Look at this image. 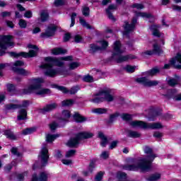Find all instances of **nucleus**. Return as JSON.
<instances>
[{
	"instance_id": "nucleus-15",
	"label": "nucleus",
	"mask_w": 181,
	"mask_h": 181,
	"mask_svg": "<svg viewBox=\"0 0 181 181\" xmlns=\"http://www.w3.org/2000/svg\"><path fill=\"white\" fill-rule=\"evenodd\" d=\"M52 88H57V90H59V91H62L64 94H67L70 93V94H76L79 90L78 86H74L71 88L70 90H68L67 88L64 86H60L57 84H52L51 85Z\"/></svg>"
},
{
	"instance_id": "nucleus-25",
	"label": "nucleus",
	"mask_w": 181,
	"mask_h": 181,
	"mask_svg": "<svg viewBox=\"0 0 181 181\" xmlns=\"http://www.w3.org/2000/svg\"><path fill=\"white\" fill-rule=\"evenodd\" d=\"M57 107V105L56 103H52L44 107L42 111V112H49V111H53V110L56 109Z\"/></svg>"
},
{
	"instance_id": "nucleus-4",
	"label": "nucleus",
	"mask_w": 181,
	"mask_h": 181,
	"mask_svg": "<svg viewBox=\"0 0 181 181\" xmlns=\"http://www.w3.org/2000/svg\"><path fill=\"white\" fill-rule=\"evenodd\" d=\"M124 52H125V48L121 45V42H115L113 44L112 59L116 60L117 63H122V62H127V60H129V59H134L131 55L121 56Z\"/></svg>"
},
{
	"instance_id": "nucleus-24",
	"label": "nucleus",
	"mask_w": 181,
	"mask_h": 181,
	"mask_svg": "<svg viewBox=\"0 0 181 181\" xmlns=\"http://www.w3.org/2000/svg\"><path fill=\"white\" fill-rule=\"evenodd\" d=\"M26 117H28V112H26L25 109H21L18 112L17 119L18 121H22L23 119H26Z\"/></svg>"
},
{
	"instance_id": "nucleus-8",
	"label": "nucleus",
	"mask_w": 181,
	"mask_h": 181,
	"mask_svg": "<svg viewBox=\"0 0 181 181\" xmlns=\"http://www.w3.org/2000/svg\"><path fill=\"white\" fill-rule=\"evenodd\" d=\"M132 128H141V129H160L162 124L160 123H146L142 121H132L130 122Z\"/></svg>"
},
{
	"instance_id": "nucleus-41",
	"label": "nucleus",
	"mask_w": 181,
	"mask_h": 181,
	"mask_svg": "<svg viewBox=\"0 0 181 181\" xmlns=\"http://www.w3.org/2000/svg\"><path fill=\"white\" fill-rule=\"evenodd\" d=\"M135 69H136V66H132L131 65H127L124 67V70L127 73H134Z\"/></svg>"
},
{
	"instance_id": "nucleus-14",
	"label": "nucleus",
	"mask_w": 181,
	"mask_h": 181,
	"mask_svg": "<svg viewBox=\"0 0 181 181\" xmlns=\"http://www.w3.org/2000/svg\"><path fill=\"white\" fill-rule=\"evenodd\" d=\"M136 83H139L140 84H143L146 87H153L155 86H158L159 84V81H151L148 77H141L137 78L136 79Z\"/></svg>"
},
{
	"instance_id": "nucleus-1",
	"label": "nucleus",
	"mask_w": 181,
	"mask_h": 181,
	"mask_svg": "<svg viewBox=\"0 0 181 181\" xmlns=\"http://www.w3.org/2000/svg\"><path fill=\"white\" fill-rule=\"evenodd\" d=\"M73 60L72 56H67L64 57L54 58L52 57H47L45 58V64L40 65V69L44 71V74L48 77H56V76H69V71L64 68L53 69V66H57L62 67L64 66V62H71Z\"/></svg>"
},
{
	"instance_id": "nucleus-21",
	"label": "nucleus",
	"mask_w": 181,
	"mask_h": 181,
	"mask_svg": "<svg viewBox=\"0 0 181 181\" xmlns=\"http://www.w3.org/2000/svg\"><path fill=\"white\" fill-rule=\"evenodd\" d=\"M135 16L136 18H144V19H150L149 22H153L155 21V17L152 16L151 14L147 13H142V12H139L136 13Z\"/></svg>"
},
{
	"instance_id": "nucleus-36",
	"label": "nucleus",
	"mask_w": 181,
	"mask_h": 181,
	"mask_svg": "<svg viewBox=\"0 0 181 181\" xmlns=\"http://www.w3.org/2000/svg\"><path fill=\"white\" fill-rule=\"evenodd\" d=\"M47 177H49V173L42 172L40 174L39 181H47Z\"/></svg>"
},
{
	"instance_id": "nucleus-56",
	"label": "nucleus",
	"mask_w": 181,
	"mask_h": 181,
	"mask_svg": "<svg viewBox=\"0 0 181 181\" xmlns=\"http://www.w3.org/2000/svg\"><path fill=\"white\" fill-rule=\"evenodd\" d=\"M132 8H136V9H144V5L141 4H134Z\"/></svg>"
},
{
	"instance_id": "nucleus-37",
	"label": "nucleus",
	"mask_w": 181,
	"mask_h": 181,
	"mask_svg": "<svg viewBox=\"0 0 181 181\" xmlns=\"http://www.w3.org/2000/svg\"><path fill=\"white\" fill-rule=\"evenodd\" d=\"M93 114H105L107 112V109L105 108H95L92 110Z\"/></svg>"
},
{
	"instance_id": "nucleus-18",
	"label": "nucleus",
	"mask_w": 181,
	"mask_h": 181,
	"mask_svg": "<svg viewBox=\"0 0 181 181\" xmlns=\"http://www.w3.org/2000/svg\"><path fill=\"white\" fill-rule=\"evenodd\" d=\"M56 29H57V27L54 24L49 25L45 33L41 34V37H50V36H53L56 32Z\"/></svg>"
},
{
	"instance_id": "nucleus-60",
	"label": "nucleus",
	"mask_w": 181,
	"mask_h": 181,
	"mask_svg": "<svg viewBox=\"0 0 181 181\" xmlns=\"http://www.w3.org/2000/svg\"><path fill=\"white\" fill-rule=\"evenodd\" d=\"M62 162L64 165H71V160L63 159Z\"/></svg>"
},
{
	"instance_id": "nucleus-57",
	"label": "nucleus",
	"mask_w": 181,
	"mask_h": 181,
	"mask_svg": "<svg viewBox=\"0 0 181 181\" xmlns=\"http://www.w3.org/2000/svg\"><path fill=\"white\" fill-rule=\"evenodd\" d=\"M168 93H169V94L165 95L166 97L171 98V97H173V94H175V93H176V90L175 89L169 90Z\"/></svg>"
},
{
	"instance_id": "nucleus-46",
	"label": "nucleus",
	"mask_w": 181,
	"mask_h": 181,
	"mask_svg": "<svg viewBox=\"0 0 181 181\" xmlns=\"http://www.w3.org/2000/svg\"><path fill=\"white\" fill-rule=\"evenodd\" d=\"M83 81H86V83H93L94 81V78L93 76L90 75H86L83 78Z\"/></svg>"
},
{
	"instance_id": "nucleus-17",
	"label": "nucleus",
	"mask_w": 181,
	"mask_h": 181,
	"mask_svg": "<svg viewBox=\"0 0 181 181\" xmlns=\"http://www.w3.org/2000/svg\"><path fill=\"white\" fill-rule=\"evenodd\" d=\"M153 50L146 51V52H144V54L152 56V54H162V53H163L160 45H159V42H156L155 44H153Z\"/></svg>"
},
{
	"instance_id": "nucleus-9",
	"label": "nucleus",
	"mask_w": 181,
	"mask_h": 181,
	"mask_svg": "<svg viewBox=\"0 0 181 181\" xmlns=\"http://www.w3.org/2000/svg\"><path fill=\"white\" fill-rule=\"evenodd\" d=\"M94 134L91 132H81L76 134L75 138L71 139L66 144L67 146L70 148H76L78 145L80 141L82 139H88V138H93Z\"/></svg>"
},
{
	"instance_id": "nucleus-40",
	"label": "nucleus",
	"mask_w": 181,
	"mask_h": 181,
	"mask_svg": "<svg viewBox=\"0 0 181 181\" xmlns=\"http://www.w3.org/2000/svg\"><path fill=\"white\" fill-rule=\"evenodd\" d=\"M35 131H36L35 127L27 128L23 131V134L29 135V134H33V132H35Z\"/></svg>"
},
{
	"instance_id": "nucleus-29",
	"label": "nucleus",
	"mask_w": 181,
	"mask_h": 181,
	"mask_svg": "<svg viewBox=\"0 0 181 181\" xmlns=\"http://www.w3.org/2000/svg\"><path fill=\"white\" fill-rule=\"evenodd\" d=\"M41 22H46L49 19V12L46 10H42L40 13Z\"/></svg>"
},
{
	"instance_id": "nucleus-52",
	"label": "nucleus",
	"mask_w": 181,
	"mask_h": 181,
	"mask_svg": "<svg viewBox=\"0 0 181 181\" xmlns=\"http://www.w3.org/2000/svg\"><path fill=\"white\" fill-rule=\"evenodd\" d=\"M78 66H80L78 62H72L69 64V69L70 70H74V69H77Z\"/></svg>"
},
{
	"instance_id": "nucleus-54",
	"label": "nucleus",
	"mask_w": 181,
	"mask_h": 181,
	"mask_svg": "<svg viewBox=\"0 0 181 181\" xmlns=\"http://www.w3.org/2000/svg\"><path fill=\"white\" fill-rule=\"evenodd\" d=\"M122 118L124 119V121H129V119L132 118V116L128 114H123L122 115Z\"/></svg>"
},
{
	"instance_id": "nucleus-50",
	"label": "nucleus",
	"mask_w": 181,
	"mask_h": 181,
	"mask_svg": "<svg viewBox=\"0 0 181 181\" xmlns=\"http://www.w3.org/2000/svg\"><path fill=\"white\" fill-rule=\"evenodd\" d=\"M66 4V0H55L54 5L55 6H63Z\"/></svg>"
},
{
	"instance_id": "nucleus-22",
	"label": "nucleus",
	"mask_w": 181,
	"mask_h": 181,
	"mask_svg": "<svg viewBox=\"0 0 181 181\" xmlns=\"http://www.w3.org/2000/svg\"><path fill=\"white\" fill-rule=\"evenodd\" d=\"M115 9H117V6L114 4L110 5L108 8L106 9V13L108 16L109 19L113 21H115V18H114V16H112L111 11H115Z\"/></svg>"
},
{
	"instance_id": "nucleus-48",
	"label": "nucleus",
	"mask_w": 181,
	"mask_h": 181,
	"mask_svg": "<svg viewBox=\"0 0 181 181\" xmlns=\"http://www.w3.org/2000/svg\"><path fill=\"white\" fill-rule=\"evenodd\" d=\"M18 25H19L20 28L25 29V28H26V26H28V23H26V21H25L23 19H21L19 21Z\"/></svg>"
},
{
	"instance_id": "nucleus-2",
	"label": "nucleus",
	"mask_w": 181,
	"mask_h": 181,
	"mask_svg": "<svg viewBox=\"0 0 181 181\" xmlns=\"http://www.w3.org/2000/svg\"><path fill=\"white\" fill-rule=\"evenodd\" d=\"M144 151L147 155L145 158L129 159L128 162L131 165H124L123 169L124 170H138V169H141L142 172H149L152 169V162H153L156 156L153 154L152 148L148 146H145Z\"/></svg>"
},
{
	"instance_id": "nucleus-10",
	"label": "nucleus",
	"mask_w": 181,
	"mask_h": 181,
	"mask_svg": "<svg viewBox=\"0 0 181 181\" xmlns=\"http://www.w3.org/2000/svg\"><path fill=\"white\" fill-rule=\"evenodd\" d=\"M62 119H59L57 122H53L49 124V129L51 131H55L57 128H60L62 127H64V124L69 122V118H70V111L69 110H64L62 112Z\"/></svg>"
},
{
	"instance_id": "nucleus-32",
	"label": "nucleus",
	"mask_w": 181,
	"mask_h": 181,
	"mask_svg": "<svg viewBox=\"0 0 181 181\" xmlns=\"http://www.w3.org/2000/svg\"><path fill=\"white\" fill-rule=\"evenodd\" d=\"M94 168H95V163L92 161L89 165L88 171H83L84 176H88V174L93 172V169H94Z\"/></svg>"
},
{
	"instance_id": "nucleus-23",
	"label": "nucleus",
	"mask_w": 181,
	"mask_h": 181,
	"mask_svg": "<svg viewBox=\"0 0 181 181\" xmlns=\"http://www.w3.org/2000/svg\"><path fill=\"white\" fill-rule=\"evenodd\" d=\"M67 49L62 47H56L52 49V54L54 56H59V54H66Z\"/></svg>"
},
{
	"instance_id": "nucleus-47",
	"label": "nucleus",
	"mask_w": 181,
	"mask_h": 181,
	"mask_svg": "<svg viewBox=\"0 0 181 181\" xmlns=\"http://www.w3.org/2000/svg\"><path fill=\"white\" fill-rule=\"evenodd\" d=\"M7 90L8 93H12V94H15V86H13V84H7Z\"/></svg>"
},
{
	"instance_id": "nucleus-6",
	"label": "nucleus",
	"mask_w": 181,
	"mask_h": 181,
	"mask_svg": "<svg viewBox=\"0 0 181 181\" xmlns=\"http://www.w3.org/2000/svg\"><path fill=\"white\" fill-rule=\"evenodd\" d=\"M28 49H33L29 51V52H9V54L11 57H25V59H29V57H35V56H37V52H39V48L36 47V45H33L31 44H29L28 45Z\"/></svg>"
},
{
	"instance_id": "nucleus-13",
	"label": "nucleus",
	"mask_w": 181,
	"mask_h": 181,
	"mask_svg": "<svg viewBox=\"0 0 181 181\" xmlns=\"http://www.w3.org/2000/svg\"><path fill=\"white\" fill-rule=\"evenodd\" d=\"M38 158L40 159L42 166H46L47 165V160H49V150L47 149V144H44L42 145V148Z\"/></svg>"
},
{
	"instance_id": "nucleus-30",
	"label": "nucleus",
	"mask_w": 181,
	"mask_h": 181,
	"mask_svg": "<svg viewBox=\"0 0 181 181\" xmlns=\"http://www.w3.org/2000/svg\"><path fill=\"white\" fill-rule=\"evenodd\" d=\"M74 119L76 121V122H84V121L86 120V117L81 116L78 113H75L74 115Z\"/></svg>"
},
{
	"instance_id": "nucleus-27",
	"label": "nucleus",
	"mask_w": 181,
	"mask_h": 181,
	"mask_svg": "<svg viewBox=\"0 0 181 181\" xmlns=\"http://www.w3.org/2000/svg\"><path fill=\"white\" fill-rule=\"evenodd\" d=\"M159 25H153L150 27V30H152L153 36H157V37H160V33H159Z\"/></svg>"
},
{
	"instance_id": "nucleus-64",
	"label": "nucleus",
	"mask_w": 181,
	"mask_h": 181,
	"mask_svg": "<svg viewBox=\"0 0 181 181\" xmlns=\"http://www.w3.org/2000/svg\"><path fill=\"white\" fill-rule=\"evenodd\" d=\"M173 11H177L178 12H180L181 11V6L173 5Z\"/></svg>"
},
{
	"instance_id": "nucleus-42",
	"label": "nucleus",
	"mask_w": 181,
	"mask_h": 181,
	"mask_svg": "<svg viewBox=\"0 0 181 181\" xmlns=\"http://www.w3.org/2000/svg\"><path fill=\"white\" fill-rule=\"evenodd\" d=\"M128 136H130V138H139V136H141V134L137 132L130 131L129 132Z\"/></svg>"
},
{
	"instance_id": "nucleus-58",
	"label": "nucleus",
	"mask_w": 181,
	"mask_h": 181,
	"mask_svg": "<svg viewBox=\"0 0 181 181\" xmlns=\"http://www.w3.org/2000/svg\"><path fill=\"white\" fill-rule=\"evenodd\" d=\"M153 136L155 138H162L163 136V134L159 132H156L153 134Z\"/></svg>"
},
{
	"instance_id": "nucleus-63",
	"label": "nucleus",
	"mask_w": 181,
	"mask_h": 181,
	"mask_svg": "<svg viewBox=\"0 0 181 181\" xmlns=\"http://www.w3.org/2000/svg\"><path fill=\"white\" fill-rule=\"evenodd\" d=\"M119 115V114L118 113H115V114H113V115H110V121H115V119L117 118V117H118Z\"/></svg>"
},
{
	"instance_id": "nucleus-7",
	"label": "nucleus",
	"mask_w": 181,
	"mask_h": 181,
	"mask_svg": "<svg viewBox=\"0 0 181 181\" xmlns=\"http://www.w3.org/2000/svg\"><path fill=\"white\" fill-rule=\"evenodd\" d=\"M12 39H13L12 35H0V56H4L6 49L15 46Z\"/></svg>"
},
{
	"instance_id": "nucleus-5",
	"label": "nucleus",
	"mask_w": 181,
	"mask_h": 181,
	"mask_svg": "<svg viewBox=\"0 0 181 181\" xmlns=\"http://www.w3.org/2000/svg\"><path fill=\"white\" fill-rule=\"evenodd\" d=\"M103 101H107L108 103L114 101V96L111 95V89H103L99 91V93L93 95V98L90 99V102L94 103L95 104H98Z\"/></svg>"
},
{
	"instance_id": "nucleus-31",
	"label": "nucleus",
	"mask_w": 181,
	"mask_h": 181,
	"mask_svg": "<svg viewBox=\"0 0 181 181\" xmlns=\"http://www.w3.org/2000/svg\"><path fill=\"white\" fill-rule=\"evenodd\" d=\"M179 81H180V76H176L175 78H170V80L168 81V83L169 86H176V84H177Z\"/></svg>"
},
{
	"instance_id": "nucleus-19",
	"label": "nucleus",
	"mask_w": 181,
	"mask_h": 181,
	"mask_svg": "<svg viewBox=\"0 0 181 181\" xmlns=\"http://www.w3.org/2000/svg\"><path fill=\"white\" fill-rule=\"evenodd\" d=\"M170 64L175 69H181V54L177 53L175 57L170 59Z\"/></svg>"
},
{
	"instance_id": "nucleus-43",
	"label": "nucleus",
	"mask_w": 181,
	"mask_h": 181,
	"mask_svg": "<svg viewBox=\"0 0 181 181\" xmlns=\"http://www.w3.org/2000/svg\"><path fill=\"white\" fill-rule=\"evenodd\" d=\"M82 13L83 16H88V15H90V8L83 6L82 7Z\"/></svg>"
},
{
	"instance_id": "nucleus-20",
	"label": "nucleus",
	"mask_w": 181,
	"mask_h": 181,
	"mask_svg": "<svg viewBox=\"0 0 181 181\" xmlns=\"http://www.w3.org/2000/svg\"><path fill=\"white\" fill-rule=\"evenodd\" d=\"M30 102L29 100L23 101L22 104L18 105H7V110H16V108H26V107H29Z\"/></svg>"
},
{
	"instance_id": "nucleus-12",
	"label": "nucleus",
	"mask_w": 181,
	"mask_h": 181,
	"mask_svg": "<svg viewBox=\"0 0 181 181\" xmlns=\"http://www.w3.org/2000/svg\"><path fill=\"white\" fill-rule=\"evenodd\" d=\"M138 19L136 18H134L132 21V23L129 24L128 22L124 23L123 32V36H126V37H129V35L135 30V25H136Z\"/></svg>"
},
{
	"instance_id": "nucleus-26",
	"label": "nucleus",
	"mask_w": 181,
	"mask_h": 181,
	"mask_svg": "<svg viewBox=\"0 0 181 181\" xmlns=\"http://www.w3.org/2000/svg\"><path fill=\"white\" fill-rule=\"evenodd\" d=\"M98 137L101 139L100 145L101 146H106L107 144H108V140L107 137L104 135V134L101 132H98Z\"/></svg>"
},
{
	"instance_id": "nucleus-35",
	"label": "nucleus",
	"mask_w": 181,
	"mask_h": 181,
	"mask_svg": "<svg viewBox=\"0 0 181 181\" xmlns=\"http://www.w3.org/2000/svg\"><path fill=\"white\" fill-rule=\"evenodd\" d=\"M158 179H160V173H155L151 175L147 180L148 181H156L158 180Z\"/></svg>"
},
{
	"instance_id": "nucleus-49",
	"label": "nucleus",
	"mask_w": 181,
	"mask_h": 181,
	"mask_svg": "<svg viewBox=\"0 0 181 181\" xmlns=\"http://www.w3.org/2000/svg\"><path fill=\"white\" fill-rule=\"evenodd\" d=\"M76 16H77V13H73L71 16V23L70 25V28H73V26H74V25L76 23Z\"/></svg>"
},
{
	"instance_id": "nucleus-44",
	"label": "nucleus",
	"mask_w": 181,
	"mask_h": 181,
	"mask_svg": "<svg viewBox=\"0 0 181 181\" xmlns=\"http://www.w3.org/2000/svg\"><path fill=\"white\" fill-rule=\"evenodd\" d=\"M105 173L100 171L98 173L96 176L95 177V181H103V177L104 176Z\"/></svg>"
},
{
	"instance_id": "nucleus-51",
	"label": "nucleus",
	"mask_w": 181,
	"mask_h": 181,
	"mask_svg": "<svg viewBox=\"0 0 181 181\" xmlns=\"http://www.w3.org/2000/svg\"><path fill=\"white\" fill-rule=\"evenodd\" d=\"M76 155V150H69L66 153V158H71Z\"/></svg>"
},
{
	"instance_id": "nucleus-28",
	"label": "nucleus",
	"mask_w": 181,
	"mask_h": 181,
	"mask_svg": "<svg viewBox=\"0 0 181 181\" xmlns=\"http://www.w3.org/2000/svg\"><path fill=\"white\" fill-rule=\"evenodd\" d=\"M60 136V134H47L46 135V141L49 142V144H52L53 141H54L57 138H59Z\"/></svg>"
},
{
	"instance_id": "nucleus-45",
	"label": "nucleus",
	"mask_w": 181,
	"mask_h": 181,
	"mask_svg": "<svg viewBox=\"0 0 181 181\" xmlns=\"http://www.w3.org/2000/svg\"><path fill=\"white\" fill-rule=\"evenodd\" d=\"M11 153H13V155H15V156H17V158H22V153L18 152V148L13 147L11 148Z\"/></svg>"
},
{
	"instance_id": "nucleus-62",
	"label": "nucleus",
	"mask_w": 181,
	"mask_h": 181,
	"mask_svg": "<svg viewBox=\"0 0 181 181\" xmlns=\"http://www.w3.org/2000/svg\"><path fill=\"white\" fill-rule=\"evenodd\" d=\"M117 144H118V141H112L110 144V149H114V148H115Z\"/></svg>"
},
{
	"instance_id": "nucleus-59",
	"label": "nucleus",
	"mask_w": 181,
	"mask_h": 181,
	"mask_svg": "<svg viewBox=\"0 0 181 181\" xmlns=\"http://www.w3.org/2000/svg\"><path fill=\"white\" fill-rule=\"evenodd\" d=\"M24 16H25V18H32V16H33L32 11H26L24 14Z\"/></svg>"
},
{
	"instance_id": "nucleus-3",
	"label": "nucleus",
	"mask_w": 181,
	"mask_h": 181,
	"mask_svg": "<svg viewBox=\"0 0 181 181\" xmlns=\"http://www.w3.org/2000/svg\"><path fill=\"white\" fill-rule=\"evenodd\" d=\"M45 83V79L42 78H35L30 80V86L28 88L23 90V94H36L37 95H46L50 94V90L48 88H42V84Z\"/></svg>"
},
{
	"instance_id": "nucleus-33",
	"label": "nucleus",
	"mask_w": 181,
	"mask_h": 181,
	"mask_svg": "<svg viewBox=\"0 0 181 181\" xmlns=\"http://www.w3.org/2000/svg\"><path fill=\"white\" fill-rule=\"evenodd\" d=\"M79 23L83 28H86V29H92L91 25H89L88 23H87V22H86V20H84V18H83L81 17L79 18Z\"/></svg>"
},
{
	"instance_id": "nucleus-38",
	"label": "nucleus",
	"mask_w": 181,
	"mask_h": 181,
	"mask_svg": "<svg viewBox=\"0 0 181 181\" xmlns=\"http://www.w3.org/2000/svg\"><path fill=\"white\" fill-rule=\"evenodd\" d=\"M4 135L9 138L10 139H16V136H15V134L11 130H6L4 132Z\"/></svg>"
},
{
	"instance_id": "nucleus-11",
	"label": "nucleus",
	"mask_w": 181,
	"mask_h": 181,
	"mask_svg": "<svg viewBox=\"0 0 181 181\" xmlns=\"http://www.w3.org/2000/svg\"><path fill=\"white\" fill-rule=\"evenodd\" d=\"M13 71L21 76H28L29 72L21 67L25 66V63L22 61H16L14 63L11 64Z\"/></svg>"
},
{
	"instance_id": "nucleus-34",
	"label": "nucleus",
	"mask_w": 181,
	"mask_h": 181,
	"mask_svg": "<svg viewBox=\"0 0 181 181\" xmlns=\"http://www.w3.org/2000/svg\"><path fill=\"white\" fill-rule=\"evenodd\" d=\"M159 71V69L156 67L148 71H146L144 73L146 76H155V74H158V72Z\"/></svg>"
},
{
	"instance_id": "nucleus-53",
	"label": "nucleus",
	"mask_w": 181,
	"mask_h": 181,
	"mask_svg": "<svg viewBox=\"0 0 181 181\" xmlns=\"http://www.w3.org/2000/svg\"><path fill=\"white\" fill-rule=\"evenodd\" d=\"M74 41L76 43H81L83 42V37L80 35H75Z\"/></svg>"
},
{
	"instance_id": "nucleus-39",
	"label": "nucleus",
	"mask_w": 181,
	"mask_h": 181,
	"mask_svg": "<svg viewBox=\"0 0 181 181\" xmlns=\"http://www.w3.org/2000/svg\"><path fill=\"white\" fill-rule=\"evenodd\" d=\"M73 104H74V100L71 99L62 101V107H70V105H73Z\"/></svg>"
},
{
	"instance_id": "nucleus-55",
	"label": "nucleus",
	"mask_w": 181,
	"mask_h": 181,
	"mask_svg": "<svg viewBox=\"0 0 181 181\" xmlns=\"http://www.w3.org/2000/svg\"><path fill=\"white\" fill-rule=\"evenodd\" d=\"M108 156H110V153L107 151H103L100 155V158H102V159H107Z\"/></svg>"
},
{
	"instance_id": "nucleus-61",
	"label": "nucleus",
	"mask_w": 181,
	"mask_h": 181,
	"mask_svg": "<svg viewBox=\"0 0 181 181\" xmlns=\"http://www.w3.org/2000/svg\"><path fill=\"white\" fill-rule=\"evenodd\" d=\"M71 36L70 35V34L66 33L64 35V42H69V40H70V37Z\"/></svg>"
},
{
	"instance_id": "nucleus-16",
	"label": "nucleus",
	"mask_w": 181,
	"mask_h": 181,
	"mask_svg": "<svg viewBox=\"0 0 181 181\" xmlns=\"http://www.w3.org/2000/svg\"><path fill=\"white\" fill-rule=\"evenodd\" d=\"M99 45H100V47L94 44L90 45L89 49L90 53H94V52H97V50H103L104 49H107L108 47V42L102 40L99 42Z\"/></svg>"
}]
</instances>
